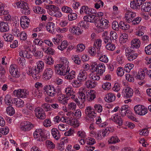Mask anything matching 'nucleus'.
Wrapping results in <instances>:
<instances>
[{"mask_svg": "<svg viewBox=\"0 0 151 151\" xmlns=\"http://www.w3.org/2000/svg\"><path fill=\"white\" fill-rule=\"evenodd\" d=\"M129 107L127 105H122L120 108L119 112L114 114L111 117L112 121L119 126H121L123 123V120L122 117L125 116L127 114H128L130 111Z\"/></svg>", "mask_w": 151, "mask_h": 151, "instance_id": "obj_1", "label": "nucleus"}, {"mask_svg": "<svg viewBox=\"0 0 151 151\" xmlns=\"http://www.w3.org/2000/svg\"><path fill=\"white\" fill-rule=\"evenodd\" d=\"M37 66L29 67L27 69V73L30 76H32L34 79H37L39 78V73L44 68V64L43 62L39 61L36 63Z\"/></svg>", "mask_w": 151, "mask_h": 151, "instance_id": "obj_2", "label": "nucleus"}, {"mask_svg": "<svg viewBox=\"0 0 151 151\" xmlns=\"http://www.w3.org/2000/svg\"><path fill=\"white\" fill-rule=\"evenodd\" d=\"M57 73L59 75L64 76L65 79L68 80L75 78L76 76L75 71L73 70L70 71V68H66V69Z\"/></svg>", "mask_w": 151, "mask_h": 151, "instance_id": "obj_3", "label": "nucleus"}, {"mask_svg": "<svg viewBox=\"0 0 151 151\" xmlns=\"http://www.w3.org/2000/svg\"><path fill=\"white\" fill-rule=\"evenodd\" d=\"M60 64L55 65L54 68L57 73L70 68L69 63L67 59L62 58L60 59Z\"/></svg>", "mask_w": 151, "mask_h": 151, "instance_id": "obj_4", "label": "nucleus"}, {"mask_svg": "<svg viewBox=\"0 0 151 151\" xmlns=\"http://www.w3.org/2000/svg\"><path fill=\"white\" fill-rule=\"evenodd\" d=\"M60 89L55 88V87L49 85H46L44 87L43 90L49 96L53 97L56 96Z\"/></svg>", "mask_w": 151, "mask_h": 151, "instance_id": "obj_5", "label": "nucleus"}, {"mask_svg": "<svg viewBox=\"0 0 151 151\" xmlns=\"http://www.w3.org/2000/svg\"><path fill=\"white\" fill-rule=\"evenodd\" d=\"M109 22L106 19L101 18L99 19L96 21L95 25L98 28L100 29L99 30V32L104 31V29H107L109 27Z\"/></svg>", "mask_w": 151, "mask_h": 151, "instance_id": "obj_6", "label": "nucleus"}, {"mask_svg": "<svg viewBox=\"0 0 151 151\" xmlns=\"http://www.w3.org/2000/svg\"><path fill=\"white\" fill-rule=\"evenodd\" d=\"M48 132L41 128L36 129L33 133L34 137L37 141H42L43 138H45Z\"/></svg>", "mask_w": 151, "mask_h": 151, "instance_id": "obj_7", "label": "nucleus"}, {"mask_svg": "<svg viewBox=\"0 0 151 151\" xmlns=\"http://www.w3.org/2000/svg\"><path fill=\"white\" fill-rule=\"evenodd\" d=\"M134 109L135 113L140 116L144 115L148 111L147 108L140 104L137 105L135 106Z\"/></svg>", "mask_w": 151, "mask_h": 151, "instance_id": "obj_8", "label": "nucleus"}, {"mask_svg": "<svg viewBox=\"0 0 151 151\" xmlns=\"http://www.w3.org/2000/svg\"><path fill=\"white\" fill-rule=\"evenodd\" d=\"M34 127V125L30 122L24 121L22 122L20 124L19 129L20 130L23 132L30 131Z\"/></svg>", "mask_w": 151, "mask_h": 151, "instance_id": "obj_9", "label": "nucleus"}, {"mask_svg": "<svg viewBox=\"0 0 151 151\" xmlns=\"http://www.w3.org/2000/svg\"><path fill=\"white\" fill-rule=\"evenodd\" d=\"M13 93L14 95L17 97L24 98L28 95V91L25 89H19L15 90Z\"/></svg>", "mask_w": 151, "mask_h": 151, "instance_id": "obj_10", "label": "nucleus"}, {"mask_svg": "<svg viewBox=\"0 0 151 151\" xmlns=\"http://www.w3.org/2000/svg\"><path fill=\"white\" fill-rule=\"evenodd\" d=\"M53 74L52 70L50 68H47L43 71L42 78L44 80H50L52 77Z\"/></svg>", "mask_w": 151, "mask_h": 151, "instance_id": "obj_11", "label": "nucleus"}, {"mask_svg": "<svg viewBox=\"0 0 151 151\" xmlns=\"http://www.w3.org/2000/svg\"><path fill=\"white\" fill-rule=\"evenodd\" d=\"M136 16V14L135 12H132L131 9L127 10L125 14V19L127 22L130 23L132 22Z\"/></svg>", "mask_w": 151, "mask_h": 151, "instance_id": "obj_12", "label": "nucleus"}, {"mask_svg": "<svg viewBox=\"0 0 151 151\" xmlns=\"http://www.w3.org/2000/svg\"><path fill=\"white\" fill-rule=\"evenodd\" d=\"M91 68L93 67H96V71L99 73L100 75L102 74L105 71V66L104 64L101 63L98 64L96 63H94L91 66Z\"/></svg>", "mask_w": 151, "mask_h": 151, "instance_id": "obj_13", "label": "nucleus"}, {"mask_svg": "<svg viewBox=\"0 0 151 151\" xmlns=\"http://www.w3.org/2000/svg\"><path fill=\"white\" fill-rule=\"evenodd\" d=\"M69 31L71 33L76 35H81L83 32V30L81 28L74 26H70Z\"/></svg>", "mask_w": 151, "mask_h": 151, "instance_id": "obj_14", "label": "nucleus"}, {"mask_svg": "<svg viewBox=\"0 0 151 151\" xmlns=\"http://www.w3.org/2000/svg\"><path fill=\"white\" fill-rule=\"evenodd\" d=\"M133 94V90L129 87H126L123 88L122 95L124 97L127 98L132 97Z\"/></svg>", "mask_w": 151, "mask_h": 151, "instance_id": "obj_15", "label": "nucleus"}, {"mask_svg": "<svg viewBox=\"0 0 151 151\" xmlns=\"http://www.w3.org/2000/svg\"><path fill=\"white\" fill-rule=\"evenodd\" d=\"M96 67H94L93 68H91V73L89 74L88 76L93 81H98L100 79V74L96 71Z\"/></svg>", "mask_w": 151, "mask_h": 151, "instance_id": "obj_16", "label": "nucleus"}, {"mask_svg": "<svg viewBox=\"0 0 151 151\" xmlns=\"http://www.w3.org/2000/svg\"><path fill=\"white\" fill-rule=\"evenodd\" d=\"M9 71L10 73L13 77L18 78L19 77V73L16 65H11L9 67Z\"/></svg>", "mask_w": 151, "mask_h": 151, "instance_id": "obj_17", "label": "nucleus"}, {"mask_svg": "<svg viewBox=\"0 0 151 151\" xmlns=\"http://www.w3.org/2000/svg\"><path fill=\"white\" fill-rule=\"evenodd\" d=\"M30 22V19L26 16H22L20 19L21 26L23 29H26L29 27Z\"/></svg>", "mask_w": 151, "mask_h": 151, "instance_id": "obj_18", "label": "nucleus"}, {"mask_svg": "<svg viewBox=\"0 0 151 151\" xmlns=\"http://www.w3.org/2000/svg\"><path fill=\"white\" fill-rule=\"evenodd\" d=\"M35 115L38 119H43L45 118V114L44 111L40 107H37L35 109Z\"/></svg>", "mask_w": 151, "mask_h": 151, "instance_id": "obj_19", "label": "nucleus"}, {"mask_svg": "<svg viewBox=\"0 0 151 151\" xmlns=\"http://www.w3.org/2000/svg\"><path fill=\"white\" fill-rule=\"evenodd\" d=\"M85 113L89 118H91V121H94L93 117H96L97 115L93 111L90 106L87 107L85 111Z\"/></svg>", "mask_w": 151, "mask_h": 151, "instance_id": "obj_20", "label": "nucleus"}, {"mask_svg": "<svg viewBox=\"0 0 151 151\" xmlns=\"http://www.w3.org/2000/svg\"><path fill=\"white\" fill-rule=\"evenodd\" d=\"M46 9H48L47 12L49 14L52 16L55 15L56 13L59 9V7L55 5H51L49 6H47L46 7Z\"/></svg>", "mask_w": 151, "mask_h": 151, "instance_id": "obj_21", "label": "nucleus"}, {"mask_svg": "<svg viewBox=\"0 0 151 151\" xmlns=\"http://www.w3.org/2000/svg\"><path fill=\"white\" fill-rule=\"evenodd\" d=\"M88 74L86 71L81 70L78 76L77 79L83 82L86 80Z\"/></svg>", "mask_w": 151, "mask_h": 151, "instance_id": "obj_22", "label": "nucleus"}, {"mask_svg": "<svg viewBox=\"0 0 151 151\" xmlns=\"http://www.w3.org/2000/svg\"><path fill=\"white\" fill-rule=\"evenodd\" d=\"M56 96L58 97V100L60 103L63 104L67 103V100L65 95L62 93L61 89L58 93Z\"/></svg>", "mask_w": 151, "mask_h": 151, "instance_id": "obj_23", "label": "nucleus"}, {"mask_svg": "<svg viewBox=\"0 0 151 151\" xmlns=\"http://www.w3.org/2000/svg\"><path fill=\"white\" fill-rule=\"evenodd\" d=\"M46 28L47 31L49 32L52 34L55 32V26L53 22H47Z\"/></svg>", "mask_w": 151, "mask_h": 151, "instance_id": "obj_24", "label": "nucleus"}, {"mask_svg": "<svg viewBox=\"0 0 151 151\" xmlns=\"http://www.w3.org/2000/svg\"><path fill=\"white\" fill-rule=\"evenodd\" d=\"M88 15L85 16L83 19L86 22H96L97 20L96 17L93 14H88Z\"/></svg>", "mask_w": 151, "mask_h": 151, "instance_id": "obj_25", "label": "nucleus"}, {"mask_svg": "<svg viewBox=\"0 0 151 151\" xmlns=\"http://www.w3.org/2000/svg\"><path fill=\"white\" fill-rule=\"evenodd\" d=\"M86 99L88 101H91L96 98L95 92L92 90H91L89 92H86Z\"/></svg>", "mask_w": 151, "mask_h": 151, "instance_id": "obj_26", "label": "nucleus"}, {"mask_svg": "<svg viewBox=\"0 0 151 151\" xmlns=\"http://www.w3.org/2000/svg\"><path fill=\"white\" fill-rule=\"evenodd\" d=\"M115 98V96L114 94L109 93L106 95L105 100L107 102H110L114 101Z\"/></svg>", "mask_w": 151, "mask_h": 151, "instance_id": "obj_27", "label": "nucleus"}, {"mask_svg": "<svg viewBox=\"0 0 151 151\" xmlns=\"http://www.w3.org/2000/svg\"><path fill=\"white\" fill-rule=\"evenodd\" d=\"M51 133L52 136L55 139L58 140L60 138V134L59 131L57 129L53 128L52 129Z\"/></svg>", "mask_w": 151, "mask_h": 151, "instance_id": "obj_28", "label": "nucleus"}, {"mask_svg": "<svg viewBox=\"0 0 151 151\" xmlns=\"http://www.w3.org/2000/svg\"><path fill=\"white\" fill-rule=\"evenodd\" d=\"M141 10L145 12H148L151 10V2H146L142 4Z\"/></svg>", "mask_w": 151, "mask_h": 151, "instance_id": "obj_29", "label": "nucleus"}, {"mask_svg": "<svg viewBox=\"0 0 151 151\" xmlns=\"http://www.w3.org/2000/svg\"><path fill=\"white\" fill-rule=\"evenodd\" d=\"M33 52L34 56L37 58H40L43 56V53L41 51L36 50V48L34 47L31 51Z\"/></svg>", "mask_w": 151, "mask_h": 151, "instance_id": "obj_30", "label": "nucleus"}, {"mask_svg": "<svg viewBox=\"0 0 151 151\" xmlns=\"http://www.w3.org/2000/svg\"><path fill=\"white\" fill-rule=\"evenodd\" d=\"M19 54L20 56L27 58H30L32 57V55L30 54V52L25 50H21Z\"/></svg>", "mask_w": 151, "mask_h": 151, "instance_id": "obj_31", "label": "nucleus"}, {"mask_svg": "<svg viewBox=\"0 0 151 151\" xmlns=\"http://www.w3.org/2000/svg\"><path fill=\"white\" fill-rule=\"evenodd\" d=\"M85 86L88 88H94L97 85V82L88 80L85 81Z\"/></svg>", "mask_w": 151, "mask_h": 151, "instance_id": "obj_32", "label": "nucleus"}, {"mask_svg": "<svg viewBox=\"0 0 151 151\" xmlns=\"http://www.w3.org/2000/svg\"><path fill=\"white\" fill-rule=\"evenodd\" d=\"M13 102L18 107H22L24 105V101L19 98L14 99L13 100Z\"/></svg>", "mask_w": 151, "mask_h": 151, "instance_id": "obj_33", "label": "nucleus"}, {"mask_svg": "<svg viewBox=\"0 0 151 151\" xmlns=\"http://www.w3.org/2000/svg\"><path fill=\"white\" fill-rule=\"evenodd\" d=\"M100 131H98L97 132L95 131H91L90 132L91 135L93 137H95L97 139L101 140L102 139V134Z\"/></svg>", "mask_w": 151, "mask_h": 151, "instance_id": "obj_34", "label": "nucleus"}, {"mask_svg": "<svg viewBox=\"0 0 151 151\" xmlns=\"http://www.w3.org/2000/svg\"><path fill=\"white\" fill-rule=\"evenodd\" d=\"M120 139L116 136H113L110 137L108 140L109 144H114L120 142Z\"/></svg>", "mask_w": 151, "mask_h": 151, "instance_id": "obj_35", "label": "nucleus"}, {"mask_svg": "<svg viewBox=\"0 0 151 151\" xmlns=\"http://www.w3.org/2000/svg\"><path fill=\"white\" fill-rule=\"evenodd\" d=\"M131 44L132 47L137 48L140 46V42L139 39L135 38L132 40Z\"/></svg>", "mask_w": 151, "mask_h": 151, "instance_id": "obj_36", "label": "nucleus"}, {"mask_svg": "<svg viewBox=\"0 0 151 151\" xmlns=\"http://www.w3.org/2000/svg\"><path fill=\"white\" fill-rule=\"evenodd\" d=\"M102 37L103 41L105 43L108 42L109 43L111 42V40L110 39V38L109 37V34L107 32H104L102 33Z\"/></svg>", "mask_w": 151, "mask_h": 151, "instance_id": "obj_37", "label": "nucleus"}, {"mask_svg": "<svg viewBox=\"0 0 151 151\" xmlns=\"http://www.w3.org/2000/svg\"><path fill=\"white\" fill-rule=\"evenodd\" d=\"M9 26L7 24L4 22H0V31L6 32L9 30Z\"/></svg>", "mask_w": 151, "mask_h": 151, "instance_id": "obj_38", "label": "nucleus"}, {"mask_svg": "<svg viewBox=\"0 0 151 151\" xmlns=\"http://www.w3.org/2000/svg\"><path fill=\"white\" fill-rule=\"evenodd\" d=\"M32 95L35 98H40L42 95V94L41 91L37 89H35L32 91Z\"/></svg>", "mask_w": 151, "mask_h": 151, "instance_id": "obj_39", "label": "nucleus"}, {"mask_svg": "<svg viewBox=\"0 0 151 151\" xmlns=\"http://www.w3.org/2000/svg\"><path fill=\"white\" fill-rule=\"evenodd\" d=\"M90 8L86 6H82L81 8L80 12L81 14H83L85 13L86 14H89Z\"/></svg>", "mask_w": 151, "mask_h": 151, "instance_id": "obj_40", "label": "nucleus"}, {"mask_svg": "<svg viewBox=\"0 0 151 151\" xmlns=\"http://www.w3.org/2000/svg\"><path fill=\"white\" fill-rule=\"evenodd\" d=\"M5 41L7 42H11L13 40V36L10 34H4L2 36Z\"/></svg>", "mask_w": 151, "mask_h": 151, "instance_id": "obj_41", "label": "nucleus"}, {"mask_svg": "<svg viewBox=\"0 0 151 151\" xmlns=\"http://www.w3.org/2000/svg\"><path fill=\"white\" fill-rule=\"evenodd\" d=\"M21 12L24 14H28L30 13L28 6L26 3L21 9Z\"/></svg>", "mask_w": 151, "mask_h": 151, "instance_id": "obj_42", "label": "nucleus"}, {"mask_svg": "<svg viewBox=\"0 0 151 151\" xmlns=\"http://www.w3.org/2000/svg\"><path fill=\"white\" fill-rule=\"evenodd\" d=\"M32 10L36 13L42 14L44 12L45 10L38 6H33Z\"/></svg>", "mask_w": 151, "mask_h": 151, "instance_id": "obj_43", "label": "nucleus"}, {"mask_svg": "<svg viewBox=\"0 0 151 151\" xmlns=\"http://www.w3.org/2000/svg\"><path fill=\"white\" fill-rule=\"evenodd\" d=\"M42 50L46 53L52 55L54 54L55 52L54 50L48 47H45L44 48H43Z\"/></svg>", "mask_w": 151, "mask_h": 151, "instance_id": "obj_44", "label": "nucleus"}, {"mask_svg": "<svg viewBox=\"0 0 151 151\" xmlns=\"http://www.w3.org/2000/svg\"><path fill=\"white\" fill-rule=\"evenodd\" d=\"M128 35L126 33L122 34L120 36L119 41L121 43H125L128 39Z\"/></svg>", "mask_w": 151, "mask_h": 151, "instance_id": "obj_45", "label": "nucleus"}, {"mask_svg": "<svg viewBox=\"0 0 151 151\" xmlns=\"http://www.w3.org/2000/svg\"><path fill=\"white\" fill-rule=\"evenodd\" d=\"M136 77L139 80H143L145 78V76L142 69H141L139 70Z\"/></svg>", "mask_w": 151, "mask_h": 151, "instance_id": "obj_46", "label": "nucleus"}, {"mask_svg": "<svg viewBox=\"0 0 151 151\" xmlns=\"http://www.w3.org/2000/svg\"><path fill=\"white\" fill-rule=\"evenodd\" d=\"M124 48L125 49V56L127 57L133 52H134V51L131 49L130 48L127 46L126 45H124L123 46Z\"/></svg>", "mask_w": 151, "mask_h": 151, "instance_id": "obj_47", "label": "nucleus"}, {"mask_svg": "<svg viewBox=\"0 0 151 151\" xmlns=\"http://www.w3.org/2000/svg\"><path fill=\"white\" fill-rule=\"evenodd\" d=\"M138 55V53H134V52H133L127 57V59L129 61H132L136 59Z\"/></svg>", "mask_w": 151, "mask_h": 151, "instance_id": "obj_48", "label": "nucleus"}, {"mask_svg": "<svg viewBox=\"0 0 151 151\" xmlns=\"http://www.w3.org/2000/svg\"><path fill=\"white\" fill-rule=\"evenodd\" d=\"M68 45V42L67 41L64 40L62 42L61 45L58 46V48L61 51H63L65 49Z\"/></svg>", "mask_w": 151, "mask_h": 151, "instance_id": "obj_49", "label": "nucleus"}, {"mask_svg": "<svg viewBox=\"0 0 151 151\" xmlns=\"http://www.w3.org/2000/svg\"><path fill=\"white\" fill-rule=\"evenodd\" d=\"M61 9L63 12L66 13H71L73 12L71 8L67 6H63L61 7Z\"/></svg>", "mask_w": 151, "mask_h": 151, "instance_id": "obj_50", "label": "nucleus"}, {"mask_svg": "<svg viewBox=\"0 0 151 151\" xmlns=\"http://www.w3.org/2000/svg\"><path fill=\"white\" fill-rule=\"evenodd\" d=\"M44 60L46 63L49 65H52L54 63L52 58L50 56H46L44 59Z\"/></svg>", "mask_w": 151, "mask_h": 151, "instance_id": "obj_51", "label": "nucleus"}, {"mask_svg": "<svg viewBox=\"0 0 151 151\" xmlns=\"http://www.w3.org/2000/svg\"><path fill=\"white\" fill-rule=\"evenodd\" d=\"M130 26L128 24H126L124 22L121 21L120 22V28L124 30L128 29Z\"/></svg>", "mask_w": 151, "mask_h": 151, "instance_id": "obj_52", "label": "nucleus"}, {"mask_svg": "<svg viewBox=\"0 0 151 151\" xmlns=\"http://www.w3.org/2000/svg\"><path fill=\"white\" fill-rule=\"evenodd\" d=\"M77 18V15L76 13H70L68 16V19L69 21H73L76 20Z\"/></svg>", "mask_w": 151, "mask_h": 151, "instance_id": "obj_53", "label": "nucleus"}, {"mask_svg": "<svg viewBox=\"0 0 151 151\" xmlns=\"http://www.w3.org/2000/svg\"><path fill=\"white\" fill-rule=\"evenodd\" d=\"M82 82L78 80H73L71 82V84L74 87L78 88L80 87L81 84Z\"/></svg>", "mask_w": 151, "mask_h": 151, "instance_id": "obj_54", "label": "nucleus"}, {"mask_svg": "<svg viewBox=\"0 0 151 151\" xmlns=\"http://www.w3.org/2000/svg\"><path fill=\"white\" fill-rule=\"evenodd\" d=\"M111 42L108 43L106 46V48L107 50L113 51L115 49V46Z\"/></svg>", "mask_w": 151, "mask_h": 151, "instance_id": "obj_55", "label": "nucleus"}, {"mask_svg": "<svg viewBox=\"0 0 151 151\" xmlns=\"http://www.w3.org/2000/svg\"><path fill=\"white\" fill-rule=\"evenodd\" d=\"M73 92L72 88L70 86L68 87L65 88V92L68 96L70 95H73Z\"/></svg>", "mask_w": 151, "mask_h": 151, "instance_id": "obj_56", "label": "nucleus"}, {"mask_svg": "<svg viewBox=\"0 0 151 151\" xmlns=\"http://www.w3.org/2000/svg\"><path fill=\"white\" fill-rule=\"evenodd\" d=\"M102 40L100 39H97L94 42L93 46L96 48H101V45Z\"/></svg>", "mask_w": 151, "mask_h": 151, "instance_id": "obj_57", "label": "nucleus"}, {"mask_svg": "<svg viewBox=\"0 0 151 151\" xmlns=\"http://www.w3.org/2000/svg\"><path fill=\"white\" fill-rule=\"evenodd\" d=\"M86 142L87 145H92L94 144L96 141L95 139L93 138L88 137L86 139Z\"/></svg>", "mask_w": 151, "mask_h": 151, "instance_id": "obj_58", "label": "nucleus"}, {"mask_svg": "<svg viewBox=\"0 0 151 151\" xmlns=\"http://www.w3.org/2000/svg\"><path fill=\"white\" fill-rule=\"evenodd\" d=\"M6 112L10 116H12L15 113V110L13 107L8 106L6 109Z\"/></svg>", "mask_w": 151, "mask_h": 151, "instance_id": "obj_59", "label": "nucleus"}, {"mask_svg": "<svg viewBox=\"0 0 151 151\" xmlns=\"http://www.w3.org/2000/svg\"><path fill=\"white\" fill-rule=\"evenodd\" d=\"M134 67V65L133 64L128 63L126 64L124 68V70L127 72H129Z\"/></svg>", "mask_w": 151, "mask_h": 151, "instance_id": "obj_60", "label": "nucleus"}, {"mask_svg": "<svg viewBox=\"0 0 151 151\" xmlns=\"http://www.w3.org/2000/svg\"><path fill=\"white\" fill-rule=\"evenodd\" d=\"M78 99L81 100V101L83 102L85 101L86 98L85 94L83 92L79 91L78 93Z\"/></svg>", "mask_w": 151, "mask_h": 151, "instance_id": "obj_61", "label": "nucleus"}, {"mask_svg": "<svg viewBox=\"0 0 151 151\" xmlns=\"http://www.w3.org/2000/svg\"><path fill=\"white\" fill-rule=\"evenodd\" d=\"M25 4V3H24L23 2L17 1L14 3L13 5L15 8H17V9L20 8L21 9Z\"/></svg>", "mask_w": 151, "mask_h": 151, "instance_id": "obj_62", "label": "nucleus"}, {"mask_svg": "<svg viewBox=\"0 0 151 151\" xmlns=\"http://www.w3.org/2000/svg\"><path fill=\"white\" fill-rule=\"evenodd\" d=\"M19 36L20 39L21 41H25L27 38V35L24 31L21 32Z\"/></svg>", "mask_w": 151, "mask_h": 151, "instance_id": "obj_63", "label": "nucleus"}, {"mask_svg": "<svg viewBox=\"0 0 151 151\" xmlns=\"http://www.w3.org/2000/svg\"><path fill=\"white\" fill-rule=\"evenodd\" d=\"M68 125L66 124H60L58 126V129L62 131L67 130L68 128Z\"/></svg>", "mask_w": 151, "mask_h": 151, "instance_id": "obj_64", "label": "nucleus"}]
</instances>
